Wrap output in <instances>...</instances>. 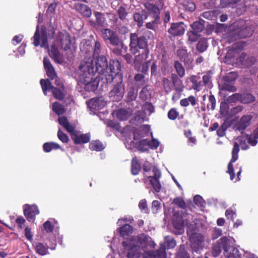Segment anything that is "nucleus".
Listing matches in <instances>:
<instances>
[{
    "instance_id": "25",
    "label": "nucleus",
    "mask_w": 258,
    "mask_h": 258,
    "mask_svg": "<svg viewBox=\"0 0 258 258\" xmlns=\"http://www.w3.org/2000/svg\"><path fill=\"white\" fill-rule=\"evenodd\" d=\"M94 14L96 17V22L90 20V25L95 28H97L98 26L105 27L106 23L104 15L98 12H94Z\"/></svg>"
},
{
    "instance_id": "36",
    "label": "nucleus",
    "mask_w": 258,
    "mask_h": 258,
    "mask_svg": "<svg viewBox=\"0 0 258 258\" xmlns=\"http://www.w3.org/2000/svg\"><path fill=\"white\" fill-rule=\"evenodd\" d=\"M208 47L207 39L205 38H201L198 42L196 46L197 50L200 53L206 51Z\"/></svg>"
},
{
    "instance_id": "23",
    "label": "nucleus",
    "mask_w": 258,
    "mask_h": 258,
    "mask_svg": "<svg viewBox=\"0 0 258 258\" xmlns=\"http://www.w3.org/2000/svg\"><path fill=\"white\" fill-rule=\"evenodd\" d=\"M128 241H123L122 245L125 249H128L127 253L128 258H138L140 255L139 248L137 245H132L131 243L128 245Z\"/></svg>"
},
{
    "instance_id": "10",
    "label": "nucleus",
    "mask_w": 258,
    "mask_h": 258,
    "mask_svg": "<svg viewBox=\"0 0 258 258\" xmlns=\"http://www.w3.org/2000/svg\"><path fill=\"white\" fill-rule=\"evenodd\" d=\"M132 241H134L139 247L145 251L147 247L154 248L156 245L151 238L145 234H141L132 237Z\"/></svg>"
},
{
    "instance_id": "52",
    "label": "nucleus",
    "mask_w": 258,
    "mask_h": 258,
    "mask_svg": "<svg viewBox=\"0 0 258 258\" xmlns=\"http://www.w3.org/2000/svg\"><path fill=\"white\" fill-rule=\"evenodd\" d=\"M154 19L146 24V27L147 29L155 30L160 23V17H153Z\"/></svg>"
},
{
    "instance_id": "2",
    "label": "nucleus",
    "mask_w": 258,
    "mask_h": 258,
    "mask_svg": "<svg viewBox=\"0 0 258 258\" xmlns=\"http://www.w3.org/2000/svg\"><path fill=\"white\" fill-rule=\"evenodd\" d=\"M101 36L107 44H109L113 47L112 52L117 56L122 55V52H126L127 46L125 45L118 35L116 31L109 28H104L101 30Z\"/></svg>"
},
{
    "instance_id": "50",
    "label": "nucleus",
    "mask_w": 258,
    "mask_h": 258,
    "mask_svg": "<svg viewBox=\"0 0 258 258\" xmlns=\"http://www.w3.org/2000/svg\"><path fill=\"white\" fill-rule=\"evenodd\" d=\"M241 0H220V5L222 8L234 7Z\"/></svg>"
},
{
    "instance_id": "13",
    "label": "nucleus",
    "mask_w": 258,
    "mask_h": 258,
    "mask_svg": "<svg viewBox=\"0 0 258 258\" xmlns=\"http://www.w3.org/2000/svg\"><path fill=\"white\" fill-rule=\"evenodd\" d=\"M177 198H175L168 210L167 218H169L174 228L173 232L177 235Z\"/></svg>"
},
{
    "instance_id": "16",
    "label": "nucleus",
    "mask_w": 258,
    "mask_h": 258,
    "mask_svg": "<svg viewBox=\"0 0 258 258\" xmlns=\"http://www.w3.org/2000/svg\"><path fill=\"white\" fill-rule=\"evenodd\" d=\"M167 256L165 244H161L158 249L145 251L144 258H166Z\"/></svg>"
},
{
    "instance_id": "31",
    "label": "nucleus",
    "mask_w": 258,
    "mask_h": 258,
    "mask_svg": "<svg viewBox=\"0 0 258 258\" xmlns=\"http://www.w3.org/2000/svg\"><path fill=\"white\" fill-rule=\"evenodd\" d=\"M148 15L145 10H142L140 12L135 13L134 14V19L137 23L139 27L143 26L144 20L147 19Z\"/></svg>"
},
{
    "instance_id": "4",
    "label": "nucleus",
    "mask_w": 258,
    "mask_h": 258,
    "mask_svg": "<svg viewBox=\"0 0 258 258\" xmlns=\"http://www.w3.org/2000/svg\"><path fill=\"white\" fill-rule=\"evenodd\" d=\"M89 51V56L85 54L84 58L80 62L77 72L78 79H81L83 81H85V79H89L90 76H93L95 73L92 51Z\"/></svg>"
},
{
    "instance_id": "17",
    "label": "nucleus",
    "mask_w": 258,
    "mask_h": 258,
    "mask_svg": "<svg viewBox=\"0 0 258 258\" xmlns=\"http://www.w3.org/2000/svg\"><path fill=\"white\" fill-rule=\"evenodd\" d=\"M252 118L251 114L243 115L235 124V130L243 134L246 128L249 126Z\"/></svg>"
},
{
    "instance_id": "1",
    "label": "nucleus",
    "mask_w": 258,
    "mask_h": 258,
    "mask_svg": "<svg viewBox=\"0 0 258 258\" xmlns=\"http://www.w3.org/2000/svg\"><path fill=\"white\" fill-rule=\"evenodd\" d=\"M129 50L133 54L139 53L135 59L141 61L146 60L149 54L148 41L144 36H139L136 33H131L130 36Z\"/></svg>"
},
{
    "instance_id": "20",
    "label": "nucleus",
    "mask_w": 258,
    "mask_h": 258,
    "mask_svg": "<svg viewBox=\"0 0 258 258\" xmlns=\"http://www.w3.org/2000/svg\"><path fill=\"white\" fill-rule=\"evenodd\" d=\"M85 81L81 79H78L80 83L84 84V89L87 91H94L98 88L99 81L96 78L93 79V76H90L89 79H85Z\"/></svg>"
},
{
    "instance_id": "48",
    "label": "nucleus",
    "mask_w": 258,
    "mask_h": 258,
    "mask_svg": "<svg viewBox=\"0 0 258 258\" xmlns=\"http://www.w3.org/2000/svg\"><path fill=\"white\" fill-rule=\"evenodd\" d=\"M137 95L138 91L133 87H130L127 93V101L131 102L135 100Z\"/></svg>"
},
{
    "instance_id": "56",
    "label": "nucleus",
    "mask_w": 258,
    "mask_h": 258,
    "mask_svg": "<svg viewBox=\"0 0 258 258\" xmlns=\"http://www.w3.org/2000/svg\"><path fill=\"white\" fill-rule=\"evenodd\" d=\"M216 106V99L214 95L211 94L209 96V103L207 104V108L208 109L214 110L215 109Z\"/></svg>"
},
{
    "instance_id": "14",
    "label": "nucleus",
    "mask_w": 258,
    "mask_h": 258,
    "mask_svg": "<svg viewBox=\"0 0 258 258\" xmlns=\"http://www.w3.org/2000/svg\"><path fill=\"white\" fill-rule=\"evenodd\" d=\"M82 52H84L85 54L88 55L89 56L90 51H92V57L94 59L96 57L100 56L101 53V44L99 41H95L94 43V47H92L91 44L86 43L84 44L82 47H81Z\"/></svg>"
},
{
    "instance_id": "18",
    "label": "nucleus",
    "mask_w": 258,
    "mask_h": 258,
    "mask_svg": "<svg viewBox=\"0 0 258 258\" xmlns=\"http://www.w3.org/2000/svg\"><path fill=\"white\" fill-rule=\"evenodd\" d=\"M96 61L95 66V72L100 74H104L107 70H108L107 60L105 56L101 55L96 57Z\"/></svg>"
},
{
    "instance_id": "41",
    "label": "nucleus",
    "mask_w": 258,
    "mask_h": 258,
    "mask_svg": "<svg viewBox=\"0 0 258 258\" xmlns=\"http://www.w3.org/2000/svg\"><path fill=\"white\" fill-rule=\"evenodd\" d=\"M50 56L56 62L59 63L60 60V53L58 49L55 46H52L49 51Z\"/></svg>"
},
{
    "instance_id": "33",
    "label": "nucleus",
    "mask_w": 258,
    "mask_h": 258,
    "mask_svg": "<svg viewBox=\"0 0 258 258\" xmlns=\"http://www.w3.org/2000/svg\"><path fill=\"white\" fill-rule=\"evenodd\" d=\"M115 24L114 25L115 29L118 33L121 35H125L129 32L128 28L122 25L120 21H119L118 19H116Z\"/></svg>"
},
{
    "instance_id": "11",
    "label": "nucleus",
    "mask_w": 258,
    "mask_h": 258,
    "mask_svg": "<svg viewBox=\"0 0 258 258\" xmlns=\"http://www.w3.org/2000/svg\"><path fill=\"white\" fill-rule=\"evenodd\" d=\"M33 39V44L35 46L37 47L40 45L42 47H44L45 48H48L46 31L45 30L42 29L40 34L38 26H37Z\"/></svg>"
},
{
    "instance_id": "60",
    "label": "nucleus",
    "mask_w": 258,
    "mask_h": 258,
    "mask_svg": "<svg viewBox=\"0 0 258 258\" xmlns=\"http://www.w3.org/2000/svg\"><path fill=\"white\" fill-rule=\"evenodd\" d=\"M142 108L144 111H149V114H151L154 112V107L153 104L150 102H147L144 103L142 106Z\"/></svg>"
},
{
    "instance_id": "40",
    "label": "nucleus",
    "mask_w": 258,
    "mask_h": 258,
    "mask_svg": "<svg viewBox=\"0 0 258 258\" xmlns=\"http://www.w3.org/2000/svg\"><path fill=\"white\" fill-rule=\"evenodd\" d=\"M190 81L191 83H192L194 90L200 91L203 89L204 86V83H203V80L198 81L197 77L193 76L191 77Z\"/></svg>"
},
{
    "instance_id": "54",
    "label": "nucleus",
    "mask_w": 258,
    "mask_h": 258,
    "mask_svg": "<svg viewBox=\"0 0 258 258\" xmlns=\"http://www.w3.org/2000/svg\"><path fill=\"white\" fill-rule=\"evenodd\" d=\"M241 93H234L226 98V101L229 103H234L236 102H240Z\"/></svg>"
},
{
    "instance_id": "9",
    "label": "nucleus",
    "mask_w": 258,
    "mask_h": 258,
    "mask_svg": "<svg viewBox=\"0 0 258 258\" xmlns=\"http://www.w3.org/2000/svg\"><path fill=\"white\" fill-rule=\"evenodd\" d=\"M40 84L42 91L45 95H46L47 91H51L54 97L58 100H62L64 97V94L60 90L61 88H57L52 86L51 82L48 79H41Z\"/></svg>"
},
{
    "instance_id": "51",
    "label": "nucleus",
    "mask_w": 258,
    "mask_h": 258,
    "mask_svg": "<svg viewBox=\"0 0 258 258\" xmlns=\"http://www.w3.org/2000/svg\"><path fill=\"white\" fill-rule=\"evenodd\" d=\"M52 110L58 115L62 114L65 111L64 107L57 102L53 103Z\"/></svg>"
},
{
    "instance_id": "58",
    "label": "nucleus",
    "mask_w": 258,
    "mask_h": 258,
    "mask_svg": "<svg viewBox=\"0 0 258 258\" xmlns=\"http://www.w3.org/2000/svg\"><path fill=\"white\" fill-rule=\"evenodd\" d=\"M161 208V203L159 201L154 200L152 203V210L154 213H156Z\"/></svg>"
},
{
    "instance_id": "59",
    "label": "nucleus",
    "mask_w": 258,
    "mask_h": 258,
    "mask_svg": "<svg viewBox=\"0 0 258 258\" xmlns=\"http://www.w3.org/2000/svg\"><path fill=\"white\" fill-rule=\"evenodd\" d=\"M71 134V138L73 135L77 134V131L75 130V126L70 122L64 127Z\"/></svg>"
},
{
    "instance_id": "12",
    "label": "nucleus",
    "mask_w": 258,
    "mask_h": 258,
    "mask_svg": "<svg viewBox=\"0 0 258 258\" xmlns=\"http://www.w3.org/2000/svg\"><path fill=\"white\" fill-rule=\"evenodd\" d=\"M229 240L225 236L221 237L220 239L215 242L213 244L212 247V254L213 256L217 257L221 253L222 250L223 249L224 253L227 250Z\"/></svg>"
},
{
    "instance_id": "3",
    "label": "nucleus",
    "mask_w": 258,
    "mask_h": 258,
    "mask_svg": "<svg viewBox=\"0 0 258 258\" xmlns=\"http://www.w3.org/2000/svg\"><path fill=\"white\" fill-rule=\"evenodd\" d=\"M187 227V233L189 234V239L191 242V248L192 249L198 252L200 250L203 249L204 247L205 237L203 235L199 233L191 232L190 227H193L192 224L189 223L186 218L184 219L183 216L179 217L178 219V234L183 233V230L180 226ZM189 232H191L189 233Z\"/></svg>"
},
{
    "instance_id": "55",
    "label": "nucleus",
    "mask_w": 258,
    "mask_h": 258,
    "mask_svg": "<svg viewBox=\"0 0 258 258\" xmlns=\"http://www.w3.org/2000/svg\"><path fill=\"white\" fill-rule=\"evenodd\" d=\"M228 126L225 123H223L220 126L218 127L217 130V134L218 137H223L226 134V131L227 130Z\"/></svg>"
},
{
    "instance_id": "5",
    "label": "nucleus",
    "mask_w": 258,
    "mask_h": 258,
    "mask_svg": "<svg viewBox=\"0 0 258 258\" xmlns=\"http://www.w3.org/2000/svg\"><path fill=\"white\" fill-rule=\"evenodd\" d=\"M238 142H234L233 147L232 150V158L229 161L228 166L227 172L230 175V178L231 180L235 178V174L234 170L233 164L238 159V152L240 151V146L241 149L246 150L249 148V146L246 144L245 139L242 138L238 139Z\"/></svg>"
},
{
    "instance_id": "15",
    "label": "nucleus",
    "mask_w": 258,
    "mask_h": 258,
    "mask_svg": "<svg viewBox=\"0 0 258 258\" xmlns=\"http://www.w3.org/2000/svg\"><path fill=\"white\" fill-rule=\"evenodd\" d=\"M56 43L64 50L70 49L71 40L69 33L65 30L58 33L56 37Z\"/></svg>"
},
{
    "instance_id": "62",
    "label": "nucleus",
    "mask_w": 258,
    "mask_h": 258,
    "mask_svg": "<svg viewBox=\"0 0 258 258\" xmlns=\"http://www.w3.org/2000/svg\"><path fill=\"white\" fill-rule=\"evenodd\" d=\"M182 5L185 9L190 12L194 11L196 9V5L193 2H184Z\"/></svg>"
},
{
    "instance_id": "7",
    "label": "nucleus",
    "mask_w": 258,
    "mask_h": 258,
    "mask_svg": "<svg viewBox=\"0 0 258 258\" xmlns=\"http://www.w3.org/2000/svg\"><path fill=\"white\" fill-rule=\"evenodd\" d=\"M120 70V65L118 61H113L112 64L110 63V66L108 70H107L106 72L102 74L103 75L102 79L104 82L106 84H110L113 81L117 82V79L116 77L117 75H121L119 74Z\"/></svg>"
},
{
    "instance_id": "28",
    "label": "nucleus",
    "mask_w": 258,
    "mask_h": 258,
    "mask_svg": "<svg viewBox=\"0 0 258 258\" xmlns=\"http://www.w3.org/2000/svg\"><path fill=\"white\" fill-rule=\"evenodd\" d=\"M106 104L105 102L101 98H94L90 99L88 106L92 109H100Z\"/></svg>"
},
{
    "instance_id": "43",
    "label": "nucleus",
    "mask_w": 258,
    "mask_h": 258,
    "mask_svg": "<svg viewBox=\"0 0 258 258\" xmlns=\"http://www.w3.org/2000/svg\"><path fill=\"white\" fill-rule=\"evenodd\" d=\"M189 102L192 106H195L197 104V100L194 96H190L187 98H184L181 100L180 104L182 106L186 107L188 105Z\"/></svg>"
},
{
    "instance_id": "39",
    "label": "nucleus",
    "mask_w": 258,
    "mask_h": 258,
    "mask_svg": "<svg viewBox=\"0 0 258 258\" xmlns=\"http://www.w3.org/2000/svg\"><path fill=\"white\" fill-rule=\"evenodd\" d=\"M255 100V97L250 93H241L240 102L243 104L252 103Z\"/></svg>"
},
{
    "instance_id": "26",
    "label": "nucleus",
    "mask_w": 258,
    "mask_h": 258,
    "mask_svg": "<svg viewBox=\"0 0 258 258\" xmlns=\"http://www.w3.org/2000/svg\"><path fill=\"white\" fill-rule=\"evenodd\" d=\"M75 9L84 17L90 18L92 15L91 9L86 5L80 3L75 4Z\"/></svg>"
},
{
    "instance_id": "49",
    "label": "nucleus",
    "mask_w": 258,
    "mask_h": 258,
    "mask_svg": "<svg viewBox=\"0 0 258 258\" xmlns=\"http://www.w3.org/2000/svg\"><path fill=\"white\" fill-rule=\"evenodd\" d=\"M119 231L121 236L124 237L132 232L133 228L129 224H124L119 228Z\"/></svg>"
},
{
    "instance_id": "44",
    "label": "nucleus",
    "mask_w": 258,
    "mask_h": 258,
    "mask_svg": "<svg viewBox=\"0 0 258 258\" xmlns=\"http://www.w3.org/2000/svg\"><path fill=\"white\" fill-rule=\"evenodd\" d=\"M35 248L36 252L41 255H44L48 253V247H46L42 243H36Z\"/></svg>"
},
{
    "instance_id": "42",
    "label": "nucleus",
    "mask_w": 258,
    "mask_h": 258,
    "mask_svg": "<svg viewBox=\"0 0 258 258\" xmlns=\"http://www.w3.org/2000/svg\"><path fill=\"white\" fill-rule=\"evenodd\" d=\"M116 117L120 120H125L130 116V112L125 109H120L116 112Z\"/></svg>"
},
{
    "instance_id": "34",
    "label": "nucleus",
    "mask_w": 258,
    "mask_h": 258,
    "mask_svg": "<svg viewBox=\"0 0 258 258\" xmlns=\"http://www.w3.org/2000/svg\"><path fill=\"white\" fill-rule=\"evenodd\" d=\"M219 89L220 91H227L229 92H235L237 89L233 84L228 82H225L221 80V83L219 84Z\"/></svg>"
},
{
    "instance_id": "63",
    "label": "nucleus",
    "mask_w": 258,
    "mask_h": 258,
    "mask_svg": "<svg viewBox=\"0 0 258 258\" xmlns=\"http://www.w3.org/2000/svg\"><path fill=\"white\" fill-rule=\"evenodd\" d=\"M44 229L47 233H51L53 232L54 226L51 224L50 221H46L43 224Z\"/></svg>"
},
{
    "instance_id": "27",
    "label": "nucleus",
    "mask_w": 258,
    "mask_h": 258,
    "mask_svg": "<svg viewBox=\"0 0 258 258\" xmlns=\"http://www.w3.org/2000/svg\"><path fill=\"white\" fill-rule=\"evenodd\" d=\"M191 27L192 29L191 32L194 36H196L197 38H195L190 36L189 39L191 41H196L197 40V37L200 36L199 33L202 32L205 29V26L202 24V23L196 21L194 22L191 25Z\"/></svg>"
},
{
    "instance_id": "8",
    "label": "nucleus",
    "mask_w": 258,
    "mask_h": 258,
    "mask_svg": "<svg viewBox=\"0 0 258 258\" xmlns=\"http://www.w3.org/2000/svg\"><path fill=\"white\" fill-rule=\"evenodd\" d=\"M152 172L153 173V175H145L146 177L144 178V182L145 183L149 182L155 191L159 192L161 189V184L159 181V179L161 176V171L159 169L154 167L153 168Z\"/></svg>"
},
{
    "instance_id": "47",
    "label": "nucleus",
    "mask_w": 258,
    "mask_h": 258,
    "mask_svg": "<svg viewBox=\"0 0 258 258\" xmlns=\"http://www.w3.org/2000/svg\"><path fill=\"white\" fill-rule=\"evenodd\" d=\"M163 244H165V249L174 248L176 244V240L171 236H167L165 237V241Z\"/></svg>"
},
{
    "instance_id": "37",
    "label": "nucleus",
    "mask_w": 258,
    "mask_h": 258,
    "mask_svg": "<svg viewBox=\"0 0 258 258\" xmlns=\"http://www.w3.org/2000/svg\"><path fill=\"white\" fill-rule=\"evenodd\" d=\"M237 78V73L235 72H231L227 73L225 76H223L222 79H223V81H224L225 82H228L233 84L235 82Z\"/></svg>"
},
{
    "instance_id": "21",
    "label": "nucleus",
    "mask_w": 258,
    "mask_h": 258,
    "mask_svg": "<svg viewBox=\"0 0 258 258\" xmlns=\"http://www.w3.org/2000/svg\"><path fill=\"white\" fill-rule=\"evenodd\" d=\"M238 60L244 68H249L254 65L256 58L254 56H247L246 53L242 52Z\"/></svg>"
},
{
    "instance_id": "64",
    "label": "nucleus",
    "mask_w": 258,
    "mask_h": 258,
    "mask_svg": "<svg viewBox=\"0 0 258 258\" xmlns=\"http://www.w3.org/2000/svg\"><path fill=\"white\" fill-rule=\"evenodd\" d=\"M178 258H190L189 253L180 246L178 252Z\"/></svg>"
},
{
    "instance_id": "45",
    "label": "nucleus",
    "mask_w": 258,
    "mask_h": 258,
    "mask_svg": "<svg viewBox=\"0 0 258 258\" xmlns=\"http://www.w3.org/2000/svg\"><path fill=\"white\" fill-rule=\"evenodd\" d=\"M126 7L125 5H121L118 7L117 10L118 16L122 21L126 20V16L128 15Z\"/></svg>"
},
{
    "instance_id": "46",
    "label": "nucleus",
    "mask_w": 258,
    "mask_h": 258,
    "mask_svg": "<svg viewBox=\"0 0 258 258\" xmlns=\"http://www.w3.org/2000/svg\"><path fill=\"white\" fill-rule=\"evenodd\" d=\"M89 148L93 151H101L104 149V147L100 141H95L90 143Z\"/></svg>"
},
{
    "instance_id": "19",
    "label": "nucleus",
    "mask_w": 258,
    "mask_h": 258,
    "mask_svg": "<svg viewBox=\"0 0 258 258\" xmlns=\"http://www.w3.org/2000/svg\"><path fill=\"white\" fill-rule=\"evenodd\" d=\"M39 213V211L37 206H30L28 204L24 206V214L29 221L33 222L35 220L36 215Z\"/></svg>"
},
{
    "instance_id": "22",
    "label": "nucleus",
    "mask_w": 258,
    "mask_h": 258,
    "mask_svg": "<svg viewBox=\"0 0 258 258\" xmlns=\"http://www.w3.org/2000/svg\"><path fill=\"white\" fill-rule=\"evenodd\" d=\"M43 62L46 75L49 78L48 79L50 81L56 78L57 75L54 68L47 57H44L43 58Z\"/></svg>"
},
{
    "instance_id": "53",
    "label": "nucleus",
    "mask_w": 258,
    "mask_h": 258,
    "mask_svg": "<svg viewBox=\"0 0 258 258\" xmlns=\"http://www.w3.org/2000/svg\"><path fill=\"white\" fill-rule=\"evenodd\" d=\"M149 140L148 139H143L140 141L138 148V149L142 151H146L148 150V148H149Z\"/></svg>"
},
{
    "instance_id": "30",
    "label": "nucleus",
    "mask_w": 258,
    "mask_h": 258,
    "mask_svg": "<svg viewBox=\"0 0 258 258\" xmlns=\"http://www.w3.org/2000/svg\"><path fill=\"white\" fill-rule=\"evenodd\" d=\"M178 57L180 60L184 63V65L186 68H188L190 66L191 61L189 58V55L187 52V50L179 48Z\"/></svg>"
},
{
    "instance_id": "38",
    "label": "nucleus",
    "mask_w": 258,
    "mask_h": 258,
    "mask_svg": "<svg viewBox=\"0 0 258 258\" xmlns=\"http://www.w3.org/2000/svg\"><path fill=\"white\" fill-rule=\"evenodd\" d=\"M141 169V164L136 157L132 160L131 171L134 175H137Z\"/></svg>"
},
{
    "instance_id": "35",
    "label": "nucleus",
    "mask_w": 258,
    "mask_h": 258,
    "mask_svg": "<svg viewBox=\"0 0 258 258\" xmlns=\"http://www.w3.org/2000/svg\"><path fill=\"white\" fill-rule=\"evenodd\" d=\"M144 6L150 13L153 15V17H159L160 12L159 8L155 5L147 3L144 4Z\"/></svg>"
},
{
    "instance_id": "61",
    "label": "nucleus",
    "mask_w": 258,
    "mask_h": 258,
    "mask_svg": "<svg viewBox=\"0 0 258 258\" xmlns=\"http://www.w3.org/2000/svg\"><path fill=\"white\" fill-rule=\"evenodd\" d=\"M57 137L58 139L63 143H67L69 141L68 136L60 130H59L57 132Z\"/></svg>"
},
{
    "instance_id": "6",
    "label": "nucleus",
    "mask_w": 258,
    "mask_h": 258,
    "mask_svg": "<svg viewBox=\"0 0 258 258\" xmlns=\"http://www.w3.org/2000/svg\"><path fill=\"white\" fill-rule=\"evenodd\" d=\"M117 82L113 86L112 89L109 93V97L112 101H119L122 99L125 92V87L122 83L121 75H117L116 77Z\"/></svg>"
},
{
    "instance_id": "57",
    "label": "nucleus",
    "mask_w": 258,
    "mask_h": 258,
    "mask_svg": "<svg viewBox=\"0 0 258 258\" xmlns=\"http://www.w3.org/2000/svg\"><path fill=\"white\" fill-rule=\"evenodd\" d=\"M168 32L174 37L177 36V23H172L170 28L168 30Z\"/></svg>"
},
{
    "instance_id": "32",
    "label": "nucleus",
    "mask_w": 258,
    "mask_h": 258,
    "mask_svg": "<svg viewBox=\"0 0 258 258\" xmlns=\"http://www.w3.org/2000/svg\"><path fill=\"white\" fill-rule=\"evenodd\" d=\"M225 255L226 258H241V254L239 253L238 249L234 246H230L229 242Z\"/></svg>"
},
{
    "instance_id": "24",
    "label": "nucleus",
    "mask_w": 258,
    "mask_h": 258,
    "mask_svg": "<svg viewBox=\"0 0 258 258\" xmlns=\"http://www.w3.org/2000/svg\"><path fill=\"white\" fill-rule=\"evenodd\" d=\"M72 140L75 144L87 143L90 140V135L89 133L82 134L77 131V134L73 135Z\"/></svg>"
},
{
    "instance_id": "29",
    "label": "nucleus",
    "mask_w": 258,
    "mask_h": 258,
    "mask_svg": "<svg viewBox=\"0 0 258 258\" xmlns=\"http://www.w3.org/2000/svg\"><path fill=\"white\" fill-rule=\"evenodd\" d=\"M253 32L252 28L249 27V26H245L238 29L235 32V34L237 36L238 38L244 39L252 35Z\"/></svg>"
}]
</instances>
